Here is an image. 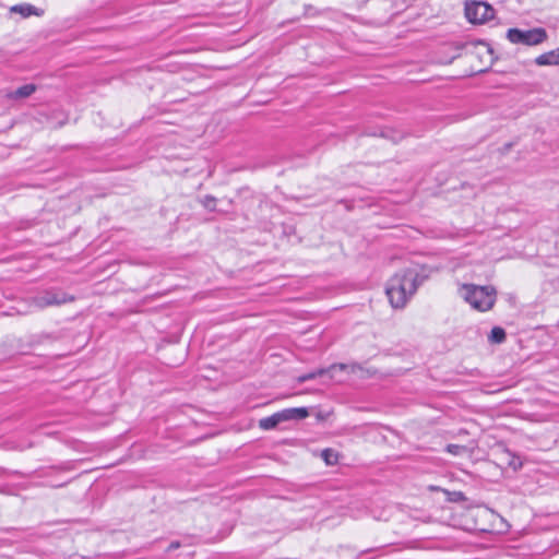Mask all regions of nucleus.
<instances>
[{
	"mask_svg": "<svg viewBox=\"0 0 559 559\" xmlns=\"http://www.w3.org/2000/svg\"><path fill=\"white\" fill-rule=\"evenodd\" d=\"M495 10L485 1L465 2V16L473 24H483L493 17Z\"/></svg>",
	"mask_w": 559,
	"mask_h": 559,
	"instance_id": "nucleus-5",
	"label": "nucleus"
},
{
	"mask_svg": "<svg viewBox=\"0 0 559 559\" xmlns=\"http://www.w3.org/2000/svg\"><path fill=\"white\" fill-rule=\"evenodd\" d=\"M361 366L358 365V364H333L332 366H330L329 368H320L316 371H312V372H308V373H305V374H301L297 378V382L298 383H304L306 381H309V380H312V379H316L318 377H321L323 374H326V373H331V377H333V372L335 370H341V371H348V372H352V373H356L357 371L361 370Z\"/></svg>",
	"mask_w": 559,
	"mask_h": 559,
	"instance_id": "nucleus-7",
	"label": "nucleus"
},
{
	"mask_svg": "<svg viewBox=\"0 0 559 559\" xmlns=\"http://www.w3.org/2000/svg\"><path fill=\"white\" fill-rule=\"evenodd\" d=\"M10 12L17 13L24 19L31 15L41 16L44 14V11L41 9H38L29 3H20L12 5L10 8Z\"/></svg>",
	"mask_w": 559,
	"mask_h": 559,
	"instance_id": "nucleus-8",
	"label": "nucleus"
},
{
	"mask_svg": "<svg viewBox=\"0 0 559 559\" xmlns=\"http://www.w3.org/2000/svg\"><path fill=\"white\" fill-rule=\"evenodd\" d=\"M215 201H216L215 198L207 195V197H205L204 205L206 207H212L215 204Z\"/></svg>",
	"mask_w": 559,
	"mask_h": 559,
	"instance_id": "nucleus-15",
	"label": "nucleus"
},
{
	"mask_svg": "<svg viewBox=\"0 0 559 559\" xmlns=\"http://www.w3.org/2000/svg\"><path fill=\"white\" fill-rule=\"evenodd\" d=\"M35 84H25L19 88H16L14 92H11L8 94L10 98H26L31 96L36 91Z\"/></svg>",
	"mask_w": 559,
	"mask_h": 559,
	"instance_id": "nucleus-10",
	"label": "nucleus"
},
{
	"mask_svg": "<svg viewBox=\"0 0 559 559\" xmlns=\"http://www.w3.org/2000/svg\"><path fill=\"white\" fill-rule=\"evenodd\" d=\"M459 292L466 302L479 311L491 309L496 301V289L491 286L463 284Z\"/></svg>",
	"mask_w": 559,
	"mask_h": 559,
	"instance_id": "nucleus-2",
	"label": "nucleus"
},
{
	"mask_svg": "<svg viewBox=\"0 0 559 559\" xmlns=\"http://www.w3.org/2000/svg\"><path fill=\"white\" fill-rule=\"evenodd\" d=\"M506 337H507L506 331L500 326H495L491 330V332L488 336V340L491 343L500 344V343L504 342Z\"/></svg>",
	"mask_w": 559,
	"mask_h": 559,
	"instance_id": "nucleus-11",
	"label": "nucleus"
},
{
	"mask_svg": "<svg viewBox=\"0 0 559 559\" xmlns=\"http://www.w3.org/2000/svg\"><path fill=\"white\" fill-rule=\"evenodd\" d=\"M475 47L485 51L489 56V59L491 60L492 49L487 44L478 41L477 44H475Z\"/></svg>",
	"mask_w": 559,
	"mask_h": 559,
	"instance_id": "nucleus-14",
	"label": "nucleus"
},
{
	"mask_svg": "<svg viewBox=\"0 0 559 559\" xmlns=\"http://www.w3.org/2000/svg\"><path fill=\"white\" fill-rule=\"evenodd\" d=\"M309 412L306 407L286 408L273 414L272 416L264 417L259 420V427L263 430L275 428L280 423L298 420L308 417Z\"/></svg>",
	"mask_w": 559,
	"mask_h": 559,
	"instance_id": "nucleus-4",
	"label": "nucleus"
},
{
	"mask_svg": "<svg viewBox=\"0 0 559 559\" xmlns=\"http://www.w3.org/2000/svg\"><path fill=\"white\" fill-rule=\"evenodd\" d=\"M421 284L418 273L413 269L404 270L390 278L385 288L393 308H403Z\"/></svg>",
	"mask_w": 559,
	"mask_h": 559,
	"instance_id": "nucleus-1",
	"label": "nucleus"
},
{
	"mask_svg": "<svg viewBox=\"0 0 559 559\" xmlns=\"http://www.w3.org/2000/svg\"><path fill=\"white\" fill-rule=\"evenodd\" d=\"M447 452L453 455H460L465 452L466 448L460 444H448L445 448Z\"/></svg>",
	"mask_w": 559,
	"mask_h": 559,
	"instance_id": "nucleus-13",
	"label": "nucleus"
},
{
	"mask_svg": "<svg viewBox=\"0 0 559 559\" xmlns=\"http://www.w3.org/2000/svg\"><path fill=\"white\" fill-rule=\"evenodd\" d=\"M537 66H559V48L542 53L535 59Z\"/></svg>",
	"mask_w": 559,
	"mask_h": 559,
	"instance_id": "nucleus-9",
	"label": "nucleus"
},
{
	"mask_svg": "<svg viewBox=\"0 0 559 559\" xmlns=\"http://www.w3.org/2000/svg\"><path fill=\"white\" fill-rule=\"evenodd\" d=\"M454 498L451 499L452 501H457L459 499H462L463 498V493L462 492H454Z\"/></svg>",
	"mask_w": 559,
	"mask_h": 559,
	"instance_id": "nucleus-17",
	"label": "nucleus"
},
{
	"mask_svg": "<svg viewBox=\"0 0 559 559\" xmlns=\"http://www.w3.org/2000/svg\"><path fill=\"white\" fill-rule=\"evenodd\" d=\"M548 35L545 28L535 27L531 29L510 28L507 32V38L512 44L525 46H537L547 39Z\"/></svg>",
	"mask_w": 559,
	"mask_h": 559,
	"instance_id": "nucleus-3",
	"label": "nucleus"
},
{
	"mask_svg": "<svg viewBox=\"0 0 559 559\" xmlns=\"http://www.w3.org/2000/svg\"><path fill=\"white\" fill-rule=\"evenodd\" d=\"M179 547H180V543L179 542H171L170 545L168 546L167 550L171 551V550H175V549H177Z\"/></svg>",
	"mask_w": 559,
	"mask_h": 559,
	"instance_id": "nucleus-16",
	"label": "nucleus"
},
{
	"mask_svg": "<svg viewBox=\"0 0 559 559\" xmlns=\"http://www.w3.org/2000/svg\"><path fill=\"white\" fill-rule=\"evenodd\" d=\"M73 299L74 298L72 296H69L61 290H46L43 294L33 297L31 304L38 309H44L50 306H59L68 301H72Z\"/></svg>",
	"mask_w": 559,
	"mask_h": 559,
	"instance_id": "nucleus-6",
	"label": "nucleus"
},
{
	"mask_svg": "<svg viewBox=\"0 0 559 559\" xmlns=\"http://www.w3.org/2000/svg\"><path fill=\"white\" fill-rule=\"evenodd\" d=\"M321 456L328 465H335L338 462V454L332 449H324Z\"/></svg>",
	"mask_w": 559,
	"mask_h": 559,
	"instance_id": "nucleus-12",
	"label": "nucleus"
}]
</instances>
